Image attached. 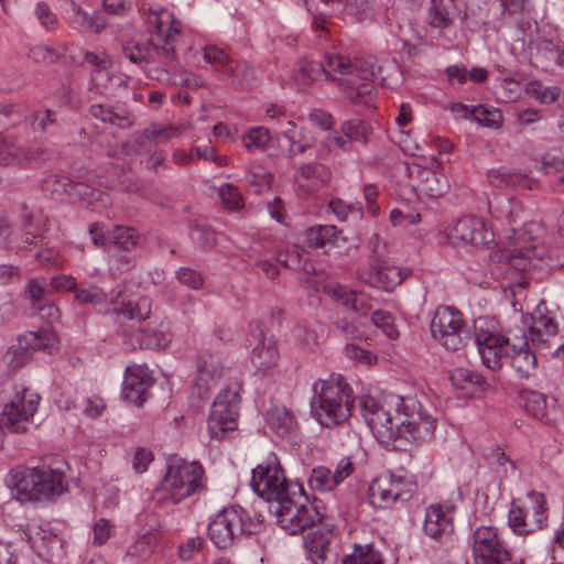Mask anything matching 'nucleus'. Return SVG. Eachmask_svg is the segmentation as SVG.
<instances>
[{
    "mask_svg": "<svg viewBox=\"0 0 564 564\" xmlns=\"http://www.w3.org/2000/svg\"><path fill=\"white\" fill-rule=\"evenodd\" d=\"M409 274L410 271L406 269L382 264L380 261H377V263L360 270L358 278L361 282L370 286L392 291L395 286L400 285Z\"/></svg>",
    "mask_w": 564,
    "mask_h": 564,
    "instance_id": "nucleus-23",
    "label": "nucleus"
},
{
    "mask_svg": "<svg viewBox=\"0 0 564 564\" xmlns=\"http://www.w3.org/2000/svg\"><path fill=\"white\" fill-rule=\"evenodd\" d=\"M330 178V170L325 164L318 162L302 164L294 174L296 193L300 197H310L328 184Z\"/></svg>",
    "mask_w": 564,
    "mask_h": 564,
    "instance_id": "nucleus-22",
    "label": "nucleus"
},
{
    "mask_svg": "<svg viewBox=\"0 0 564 564\" xmlns=\"http://www.w3.org/2000/svg\"><path fill=\"white\" fill-rule=\"evenodd\" d=\"M237 509L240 518L239 527L237 528L239 534H257L262 530L263 517L260 513L241 508Z\"/></svg>",
    "mask_w": 564,
    "mask_h": 564,
    "instance_id": "nucleus-46",
    "label": "nucleus"
},
{
    "mask_svg": "<svg viewBox=\"0 0 564 564\" xmlns=\"http://www.w3.org/2000/svg\"><path fill=\"white\" fill-rule=\"evenodd\" d=\"M89 113L95 119L105 123L117 126L121 129H127L133 126L134 121L127 110H116L113 107H108L101 104L91 105Z\"/></svg>",
    "mask_w": 564,
    "mask_h": 564,
    "instance_id": "nucleus-35",
    "label": "nucleus"
},
{
    "mask_svg": "<svg viewBox=\"0 0 564 564\" xmlns=\"http://www.w3.org/2000/svg\"><path fill=\"white\" fill-rule=\"evenodd\" d=\"M138 238L135 229L124 226H117L110 237L115 247L126 251H130L137 246Z\"/></svg>",
    "mask_w": 564,
    "mask_h": 564,
    "instance_id": "nucleus-47",
    "label": "nucleus"
},
{
    "mask_svg": "<svg viewBox=\"0 0 564 564\" xmlns=\"http://www.w3.org/2000/svg\"><path fill=\"white\" fill-rule=\"evenodd\" d=\"M189 236L203 249H212L217 243L215 231L205 225L192 226Z\"/></svg>",
    "mask_w": 564,
    "mask_h": 564,
    "instance_id": "nucleus-50",
    "label": "nucleus"
},
{
    "mask_svg": "<svg viewBox=\"0 0 564 564\" xmlns=\"http://www.w3.org/2000/svg\"><path fill=\"white\" fill-rule=\"evenodd\" d=\"M371 322L378 328H381L382 332L390 338L394 339L399 336L398 328L394 324V318L391 313L382 310H376L371 314Z\"/></svg>",
    "mask_w": 564,
    "mask_h": 564,
    "instance_id": "nucleus-51",
    "label": "nucleus"
},
{
    "mask_svg": "<svg viewBox=\"0 0 564 564\" xmlns=\"http://www.w3.org/2000/svg\"><path fill=\"white\" fill-rule=\"evenodd\" d=\"M24 535L39 557L46 562L52 561L54 554L62 549V539L52 531L42 528H30L28 532H24Z\"/></svg>",
    "mask_w": 564,
    "mask_h": 564,
    "instance_id": "nucleus-30",
    "label": "nucleus"
},
{
    "mask_svg": "<svg viewBox=\"0 0 564 564\" xmlns=\"http://www.w3.org/2000/svg\"><path fill=\"white\" fill-rule=\"evenodd\" d=\"M283 497L276 502L274 513L279 525L288 533H302L323 521L325 517L323 502L315 497L310 500L301 487H296Z\"/></svg>",
    "mask_w": 564,
    "mask_h": 564,
    "instance_id": "nucleus-5",
    "label": "nucleus"
},
{
    "mask_svg": "<svg viewBox=\"0 0 564 564\" xmlns=\"http://www.w3.org/2000/svg\"><path fill=\"white\" fill-rule=\"evenodd\" d=\"M359 406L373 436L382 444L424 441L435 430V420L413 399H403L401 411L388 409L371 397L361 398Z\"/></svg>",
    "mask_w": 564,
    "mask_h": 564,
    "instance_id": "nucleus-2",
    "label": "nucleus"
},
{
    "mask_svg": "<svg viewBox=\"0 0 564 564\" xmlns=\"http://www.w3.org/2000/svg\"><path fill=\"white\" fill-rule=\"evenodd\" d=\"M204 538H191L186 543L178 546V556L182 561H189L196 552H199L204 547Z\"/></svg>",
    "mask_w": 564,
    "mask_h": 564,
    "instance_id": "nucleus-64",
    "label": "nucleus"
},
{
    "mask_svg": "<svg viewBox=\"0 0 564 564\" xmlns=\"http://www.w3.org/2000/svg\"><path fill=\"white\" fill-rule=\"evenodd\" d=\"M542 228L538 223H525L520 228H511V235L507 237L508 247L503 251L506 262L514 270L527 271L533 264V260H543L545 250L534 245Z\"/></svg>",
    "mask_w": 564,
    "mask_h": 564,
    "instance_id": "nucleus-7",
    "label": "nucleus"
},
{
    "mask_svg": "<svg viewBox=\"0 0 564 564\" xmlns=\"http://www.w3.org/2000/svg\"><path fill=\"white\" fill-rule=\"evenodd\" d=\"M475 343L478 347L482 364L494 371L501 369L509 358L511 339L487 327L484 319L475 322Z\"/></svg>",
    "mask_w": 564,
    "mask_h": 564,
    "instance_id": "nucleus-14",
    "label": "nucleus"
},
{
    "mask_svg": "<svg viewBox=\"0 0 564 564\" xmlns=\"http://www.w3.org/2000/svg\"><path fill=\"white\" fill-rule=\"evenodd\" d=\"M175 276L180 283L193 290H199L204 283L202 273L187 267L180 268Z\"/></svg>",
    "mask_w": 564,
    "mask_h": 564,
    "instance_id": "nucleus-58",
    "label": "nucleus"
},
{
    "mask_svg": "<svg viewBox=\"0 0 564 564\" xmlns=\"http://www.w3.org/2000/svg\"><path fill=\"white\" fill-rule=\"evenodd\" d=\"M34 15L40 25L46 31H54L58 25V18L52 8L44 1H40L34 7Z\"/></svg>",
    "mask_w": 564,
    "mask_h": 564,
    "instance_id": "nucleus-52",
    "label": "nucleus"
},
{
    "mask_svg": "<svg viewBox=\"0 0 564 564\" xmlns=\"http://www.w3.org/2000/svg\"><path fill=\"white\" fill-rule=\"evenodd\" d=\"M270 141L269 130L262 127L252 128L242 138L245 148L248 151L263 149Z\"/></svg>",
    "mask_w": 564,
    "mask_h": 564,
    "instance_id": "nucleus-54",
    "label": "nucleus"
},
{
    "mask_svg": "<svg viewBox=\"0 0 564 564\" xmlns=\"http://www.w3.org/2000/svg\"><path fill=\"white\" fill-rule=\"evenodd\" d=\"M74 299L79 304L102 305L108 301V295L100 286L89 283L77 288Z\"/></svg>",
    "mask_w": 564,
    "mask_h": 564,
    "instance_id": "nucleus-41",
    "label": "nucleus"
},
{
    "mask_svg": "<svg viewBox=\"0 0 564 564\" xmlns=\"http://www.w3.org/2000/svg\"><path fill=\"white\" fill-rule=\"evenodd\" d=\"M345 10L360 23L372 18V9L368 0H346Z\"/></svg>",
    "mask_w": 564,
    "mask_h": 564,
    "instance_id": "nucleus-57",
    "label": "nucleus"
},
{
    "mask_svg": "<svg viewBox=\"0 0 564 564\" xmlns=\"http://www.w3.org/2000/svg\"><path fill=\"white\" fill-rule=\"evenodd\" d=\"M343 134L350 139V141H357L366 143L371 132V127L368 122L361 119L347 120L341 124L340 128Z\"/></svg>",
    "mask_w": 564,
    "mask_h": 564,
    "instance_id": "nucleus-45",
    "label": "nucleus"
},
{
    "mask_svg": "<svg viewBox=\"0 0 564 564\" xmlns=\"http://www.w3.org/2000/svg\"><path fill=\"white\" fill-rule=\"evenodd\" d=\"M40 395L28 388L18 391L10 403L6 404L0 413V436L10 433L25 432L32 423L33 415L36 412ZM2 437H0V448H2Z\"/></svg>",
    "mask_w": 564,
    "mask_h": 564,
    "instance_id": "nucleus-9",
    "label": "nucleus"
},
{
    "mask_svg": "<svg viewBox=\"0 0 564 564\" xmlns=\"http://www.w3.org/2000/svg\"><path fill=\"white\" fill-rule=\"evenodd\" d=\"M31 352L19 343L15 346H12L4 355V360L8 367L12 370H18L24 367L31 361Z\"/></svg>",
    "mask_w": 564,
    "mask_h": 564,
    "instance_id": "nucleus-53",
    "label": "nucleus"
},
{
    "mask_svg": "<svg viewBox=\"0 0 564 564\" xmlns=\"http://www.w3.org/2000/svg\"><path fill=\"white\" fill-rule=\"evenodd\" d=\"M55 338L46 329L28 332L19 336L18 343L28 349L31 355L36 350H44L52 354Z\"/></svg>",
    "mask_w": 564,
    "mask_h": 564,
    "instance_id": "nucleus-38",
    "label": "nucleus"
},
{
    "mask_svg": "<svg viewBox=\"0 0 564 564\" xmlns=\"http://www.w3.org/2000/svg\"><path fill=\"white\" fill-rule=\"evenodd\" d=\"M267 425L280 436L292 434L296 422L291 412L281 404H272L265 414Z\"/></svg>",
    "mask_w": 564,
    "mask_h": 564,
    "instance_id": "nucleus-34",
    "label": "nucleus"
},
{
    "mask_svg": "<svg viewBox=\"0 0 564 564\" xmlns=\"http://www.w3.org/2000/svg\"><path fill=\"white\" fill-rule=\"evenodd\" d=\"M219 195L227 208L236 210L242 207V196L235 185L230 183L224 185Z\"/></svg>",
    "mask_w": 564,
    "mask_h": 564,
    "instance_id": "nucleus-62",
    "label": "nucleus"
},
{
    "mask_svg": "<svg viewBox=\"0 0 564 564\" xmlns=\"http://www.w3.org/2000/svg\"><path fill=\"white\" fill-rule=\"evenodd\" d=\"M253 336L258 343L252 348V362L261 370H267L276 365L279 358L278 344L273 337H267L260 322L250 325Z\"/></svg>",
    "mask_w": 564,
    "mask_h": 564,
    "instance_id": "nucleus-25",
    "label": "nucleus"
},
{
    "mask_svg": "<svg viewBox=\"0 0 564 564\" xmlns=\"http://www.w3.org/2000/svg\"><path fill=\"white\" fill-rule=\"evenodd\" d=\"M454 507L440 503L431 505L425 510L423 532L438 543H448L454 534Z\"/></svg>",
    "mask_w": 564,
    "mask_h": 564,
    "instance_id": "nucleus-20",
    "label": "nucleus"
},
{
    "mask_svg": "<svg viewBox=\"0 0 564 564\" xmlns=\"http://www.w3.org/2000/svg\"><path fill=\"white\" fill-rule=\"evenodd\" d=\"M152 303L148 297H140L135 301L122 303L115 308V313L124 319L132 321L139 326L151 319Z\"/></svg>",
    "mask_w": 564,
    "mask_h": 564,
    "instance_id": "nucleus-36",
    "label": "nucleus"
},
{
    "mask_svg": "<svg viewBox=\"0 0 564 564\" xmlns=\"http://www.w3.org/2000/svg\"><path fill=\"white\" fill-rule=\"evenodd\" d=\"M415 489V484L404 477L382 473L369 486L370 502L375 507L391 508L398 501L410 500Z\"/></svg>",
    "mask_w": 564,
    "mask_h": 564,
    "instance_id": "nucleus-13",
    "label": "nucleus"
},
{
    "mask_svg": "<svg viewBox=\"0 0 564 564\" xmlns=\"http://www.w3.org/2000/svg\"><path fill=\"white\" fill-rule=\"evenodd\" d=\"M430 328L432 337L447 350L457 351L469 340V332L462 313L451 306L436 308Z\"/></svg>",
    "mask_w": 564,
    "mask_h": 564,
    "instance_id": "nucleus-8",
    "label": "nucleus"
},
{
    "mask_svg": "<svg viewBox=\"0 0 564 564\" xmlns=\"http://www.w3.org/2000/svg\"><path fill=\"white\" fill-rule=\"evenodd\" d=\"M451 380L456 388L465 389L468 383L480 384L481 377L467 368H456L451 375Z\"/></svg>",
    "mask_w": 564,
    "mask_h": 564,
    "instance_id": "nucleus-60",
    "label": "nucleus"
},
{
    "mask_svg": "<svg viewBox=\"0 0 564 564\" xmlns=\"http://www.w3.org/2000/svg\"><path fill=\"white\" fill-rule=\"evenodd\" d=\"M452 0H431L429 17L430 24L441 30L447 29L453 24L449 14V3Z\"/></svg>",
    "mask_w": 564,
    "mask_h": 564,
    "instance_id": "nucleus-39",
    "label": "nucleus"
},
{
    "mask_svg": "<svg viewBox=\"0 0 564 564\" xmlns=\"http://www.w3.org/2000/svg\"><path fill=\"white\" fill-rule=\"evenodd\" d=\"M159 542L158 532L154 529L148 530L137 536V539L128 546L124 561L128 564H138L149 560Z\"/></svg>",
    "mask_w": 564,
    "mask_h": 564,
    "instance_id": "nucleus-32",
    "label": "nucleus"
},
{
    "mask_svg": "<svg viewBox=\"0 0 564 564\" xmlns=\"http://www.w3.org/2000/svg\"><path fill=\"white\" fill-rule=\"evenodd\" d=\"M343 564H382L380 555L371 546L356 545L354 552L343 558Z\"/></svg>",
    "mask_w": 564,
    "mask_h": 564,
    "instance_id": "nucleus-48",
    "label": "nucleus"
},
{
    "mask_svg": "<svg viewBox=\"0 0 564 564\" xmlns=\"http://www.w3.org/2000/svg\"><path fill=\"white\" fill-rule=\"evenodd\" d=\"M197 377L192 389V397L206 401L212 395V390L224 373L220 358L209 351H202L196 362Z\"/></svg>",
    "mask_w": 564,
    "mask_h": 564,
    "instance_id": "nucleus-19",
    "label": "nucleus"
},
{
    "mask_svg": "<svg viewBox=\"0 0 564 564\" xmlns=\"http://www.w3.org/2000/svg\"><path fill=\"white\" fill-rule=\"evenodd\" d=\"M324 292L343 305L350 307L360 316H366L376 311V301L364 292L357 293L339 284H327L324 286Z\"/></svg>",
    "mask_w": 564,
    "mask_h": 564,
    "instance_id": "nucleus-27",
    "label": "nucleus"
},
{
    "mask_svg": "<svg viewBox=\"0 0 564 564\" xmlns=\"http://www.w3.org/2000/svg\"><path fill=\"white\" fill-rule=\"evenodd\" d=\"M180 133L181 129L178 127H158L155 124L148 127L143 132L148 140L159 143L166 142L170 139L177 137Z\"/></svg>",
    "mask_w": 564,
    "mask_h": 564,
    "instance_id": "nucleus-56",
    "label": "nucleus"
},
{
    "mask_svg": "<svg viewBox=\"0 0 564 564\" xmlns=\"http://www.w3.org/2000/svg\"><path fill=\"white\" fill-rule=\"evenodd\" d=\"M32 311L48 324H53L59 318V310L51 300L39 304L37 307H33Z\"/></svg>",
    "mask_w": 564,
    "mask_h": 564,
    "instance_id": "nucleus-63",
    "label": "nucleus"
},
{
    "mask_svg": "<svg viewBox=\"0 0 564 564\" xmlns=\"http://www.w3.org/2000/svg\"><path fill=\"white\" fill-rule=\"evenodd\" d=\"M509 358L511 367L520 378L531 377L538 367V358L529 346V339L522 332L521 336H516L512 340Z\"/></svg>",
    "mask_w": 564,
    "mask_h": 564,
    "instance_id": "nucleus-26",
    "label": "nucleus"
},
{
    "mask_svg": "<svg viewBox=\"0 0 564 564\" xmlns=\"http://www.w3.org/2000/svg\"><path fill=\"white\" fill-rule=\"evenodd\" d=\"M25 296L31 303V310L50 300V291L44 278H33L25 285Z\"/></svg>",
    "mask_w": 564,
    "mask_h": 564,
    "instance_id": "nucleus-43",
    "label": "nucleus"
},
{
    "mask_svg": "<svg viewBox=\"0 0 564 564\" xmlns=\"http://www.w3.org/2000/svg\"><path fill=\"white\" fill-rule=\"evenodd\" d=\"M524 408L529 414L545 424H554L557 420L558 409L555 399L536 391H530L524 397Z\"/></svg>",
    "mask_w": 564,
    "mask_h": 564,
    "instance_id": "nucleus-31",
    "label": "nucleus"
},
{
    "mask_svg": "<svg viewBox=\"0 0 564 564\" xmlns=\"http://www.w3.org/2000/svg\"><path fill=\"white\" fill-rule=\"evenodd\" d=\"M532 324L528 338L532 347L539 352H545L557 345L558 325L554 314L541 301L531 313Z\"/></svg>",
    "mask_w": 564,
    "mask_h": 564,
    "instance_id": "nucleus-16",
    "label": "nucleus"
},
{
    "mask_svg": "<svg viewBox=\"0 0 564 564\" xmlns=\"http://www.w3.org/2000/svg\"><path fill=\"white\" fill-rule=\"evenodd\" d=\"M332 539L333 531L330 529L316 530L306 535L305 545L314 564H324L327 561Z\"/></svg>",
    "mask_w": 564,
    "mask_h": 564,
    "instance_id": "nucleus-33",
    "label": "nucleus"
},
{
    "mask_svg": "<svg viewBox=\"0 0 564 564\" xmlns=\"http://www.w3.org/2000/svg\"><path fill=\"white\" fill-rule=\"evenodd\" d=\"M28 120L35 132H45L47 128L55 123V113L52 110L33 112Z\"/></svg>",
    "mask_w": 564,
    "mask_h": 564,
    "instance_id": "nucleus-61",
    "label": "nucleus"
},
{
    "mask_svg": "<svg viewBox=\"0 0 564 564\" xmlns=\"http://www.w3.org/2000/svg\"><path fill=\"white\" fill-rule=\"evenodd\" d=\"M489 180L495 186H521L527 182L522 174L510 171L491 172Z\"/></svg>",
    "mask_w": 564,
    "mask_h": 564,
    "instance_id": "nucleus-55",
    "label": "nucleus"
},
{
    "mask_svg": "<svg viewBox=\"0 0 564 564\" xmlns=\"http://www.w3.org/2000/svg\"><path fill=\"white\" fill-rule=\"evenodd\" d=\"M239 391V386L235 384V387H226L217 394L208 417L212 438L221 440L227 432L236 429Z\"/></svg>",
    "mask_w": 564,
    "mask_h": 564,
    "instance_id": "nucleus-12",
    "label": "nucleus"
},
{
    "mask_svg": "<svg viewBox=\"0 0 564 564\" xmlns=\"http://www.w3.org/2000/svg\"><path fill=\"white\" fill-rule=\"evenodd\" d=\"M250 485L253 491L267 501L279 502L295 486L289 485L275 456L268 457L252 470Z\"/></svg>",
    "mask_w": 564,
    "mask_h": 564,
    "instance_id": "nucleus-10",
    "label": "nucleus"
},
{
    "mask_svg": "<svg viewBox=\"0 0 564 564\" xmlns=\"http://www.w3.org/2000/svg\"><path fill=\"white\" fill-rule=\"evenodd\" d=\"M66 469V462L53 456L34 468L11 473L8 484L21 502L54 500L67 489Z\"/></svg>",
    "mask_w": 564,
    "mask_h": 564,
    "instance_id": "nucleus-3",
    "label": "nucleus"
},
{
    "mask_svg": "<svg viewBox=\"0 0 564 564\" xmlns=\"http://www.w3.org/2000/svg\"><path fill=\"white\" fill-rule=\"evenodd\" d=\"M313 391L311 412L322 426L340 425L351 415L352 390L341 375L332 373L327 379L318 380Z\"/></svg>",
    "mask_w": 564,
    "mask_h": 564,
    "instance_id": "nucleus-4",
    "label": "nucleus"
},
{
    "mask_svg": "<svg viewBox=\"0 0 564 564\" xmlns=\"http://www.w3.org/2000/svg\"><path fill=\"white\" fill-rule=\"evenodd\" d=\"M340 231L334 225H319L305 230V243L312 248H325L335 245Z\"/></svg>",
    "mask_w": 564,
    "mask_h": 564,
    "instance_id": "nucleus-37",
    "label": "nucleus"
},
{
    "mask_svg": "<svg viewBox=\"0 0 564 564\" xmlns=\"http://www.w3.org/2000/svg\"><path fill=\"white\" fill-rule=\"evenodd\" d=\"M122 51L130 62L138 65L153 64L159 61L164 64H173L177 59L174 46L161 45L152 39L145 43L133 39L128 40L122 44Z\"/></svg>",
    "mask_w": 564,
    "mask_h": 564,
    "instance_id": "nucleus-18",
    "label": "nucleus"
},
{
    "mask_svg": "<svg viewBox=\"0 0 564 564\" xmlns=\"http://www.w3.org/2000/svg\"><path fill=\"white\" fill-rule=\"evenodd\" d=\"M528 90L535 96L543 104H552L561 95V90L557 87H544L540 83L532 82L529 84Z\"/></svg>",
    "mask_w": 564,
    "mask_h": 564,
    "instance_id": "nucleus-59",
    "label": "nucleus"
},
{
    "mask_svg": "<svg viewBox=\"0 0 564 564\" xmlns=\"http://www.w3.org/2000/svg\"><path fill=\"white\" fill-rule=\"evenodd\" d=\"M474 117L479 124L486 128H500L503 117L499 109L486 107L484 105L473 106Z\"/></svg>",
    "mask_w": 564,
    "mask_h": 564,
    "instance_id": "nucleus-44",
    "label": "nucleus"
},
{
    "mask_svg": "<svg viewBox=\"0 0 564 564\" xmlns=\"http://www.w3.org/2000/svg\"><path fill=\"white\" fill-rule=\"evenodd\" d=\"M410 175L416 178L414 189L419 195L436 198L444 195L449 187L445 175L427 167L416 165L410 171Z\"/></svg>",
    "mask_w": 564,
    "mask_h": 564,
    "instance_id": "nucleus-28",
    "label": "nucleus"
},
{
    "mask_svg": "<svg viewBox=\"0 0 564 564\" xmlns=\"http://www.w3.org/2000/svg\"><path fill=\"white\" fill-rule=\"evenodd\" d=\"M308 486L313 490L324 492L333 490L338 485L330 469L324 466H318L312 470L308 478Z\"/></svg>",
    "mask_w": 564,
    "mask_h": 564,
    "instance_id": "nucleus-42",
    "label": "nucleus"
},
{
    "mask_svg": "<svg viewBox=\"0 0 564 564\" xmlns=\"http://www.w3.org/2000/svg\"><path fill=\"white\" fill-rule=\"evenodd\" d=\"M152 384L153 379L147 367H127L122 383V397L134 405L141 406L147 400Z\"/></svg>",
    "mask_w": 564,
    "mask_h": 564,
    "instance_id": "nucleus-24",
    "label": "nucleus"
},
{
    "mask_svg": "<svg viewBox=\"0 0 564 564\" xmlns=\"http://www.w3.org/2000/svg\"><path fill=\"white\" fill-rule=\"evenodd\" d=\"M386 68L398 70L393 62L379 65L373 56L351 61L343 55L325 54L322 62L300 61L294 70V80L303 89L311 83L325 78L336 83L351 104L369 107L375 99L371 83L378 80L381 85H389L388 77L383 74Z\"/></svg>",
    "mask_w": 564,
    "mask_h": 564,
    "instance_id": "nucleus-1",
    "label": "nucleus"
},
{
    "mask_svg": "<svg viewBox=\"0 0 564 564\" xmlns=\"http://www.w3.org/2000/svg\"><path fill=\"white\" fill-rule=\"evenodd\" d=\"M205 489V471L198 462L173 458L167 464L158 494L173 503H180L186 498L203 492Z\"/></svg>",
    "mask_w": 564,
    "mask_h": 564,
    "instance_id": "nucleus-6",
    "label": "nucleus"
},
{
    "mask_svg": "<svg viewBox=\"0 0 564 564\" xmlns=\"http://www.w3.org/2000/svg\"><path fill=\"white\" fill-rule=\"evenodd\" d=\"M547 521V508L543 494L530 491L522 506L512 503L508 524L519 535L533 534L543 529Z\"/></svg>",
    "mask_w": 564,
    "mask_h": 564,
    "instance_id": "nucleus-11",
    "label": "nucleus"
},
{
    "mask_svg": "<svg viewBox=\"0 0 564 564\" xmlns=\"http://www.w3.org/2000/svg\"><path fill=\"white\" fill-rule=\"evenodd\" d=\"M141 334L140 341L151 348H162L169 341L170 338L162 329H156L152 326V321L148 319L141 324L138 328Z\"/></svg>",
    "mask_w": 564,
    "mask_h": 564,
    "instance_id": "nucleus-40",
    "label": "nucleus"
},
{
    "mask_svg": "<svg viewBox=\"0 0 564 564\" xmlns=\"http://www.w3.org/2000/svg\"><path fill=\"white\" fill-rule=\"evenodd\" d=\"M473 556L475 564H512L498 528L492 525H481L474 531Z\"/></svg>",
    "mask_w": 564,
    "mask_h": 564,
    "instance_id": "nucleus-15",
    "label": "nucleus"
},
{
    "mask_svg": "<svg viewBox=\"0 0 564 564\" xmlns=\"http://www.w3.org/2000/svg\"><path fill=\"white\" fill-rule=\"evenodd\" d=\"M148 22L155 30L150 39L155 40L161 45L173 46L181 34L178 21L165 9L160 12L151 11Z\"/></svg>",
    "mask_w": 564,
    "mask_h": 564,
    "instance_id": "nucleus-29",
    "label": "nucleus"
},
{
    "mask_svg": "<svg viewBox=\"0 0 564 564\" xmlns=\"http://www.w3.org/2000/svg\"><path fill=\"white\" fill-rule=\"evenodd\" d=\"M84 59L86 63H88L90 66L95 68V72L91 75L90 85L97 86L98 76L102 70L110 68L112 62L107 54L96 52H86L84 55Z\"/></svg>",
    "mask_w": 564,
    "mask_h": 564,
    "instance_id": "nucleus-49",
    "label": "nucleus"
},
{
    "mask_svg": "<svg viewBox=\"0 0 564 564\" xmlns=\"http://www.w3.org/2000/svg\"><path fill=\"white\" fill-rule=\"evenodd\" d=\"M448 240L455 247L482 248L492 242L494 235L485 221L476 216L459 218L448 230Z\"/></svg>",
    "mask_w": 564,
    "mask_h": 564,
    "instance_id": "nucleus-17",
    "label": "nucleus"
},
{
    "mask_svg": "<svg viewBox=\"0 0 564 564\" xmlns=\"http://www.w3.org/2000/svg\"><path fill=\"white\" fill-rule=\"evenodd\" d=\"M239 514L236 507L225 508L210 521L207 528L209 540L218 549H227L232 545L236 536L239 535Z\"/></svg>",
    "mask_w": 564,
    "mask_h": 564,
    "instance_id": "nucleus-21",
    "label": "nucleus"
}]
</instances>
